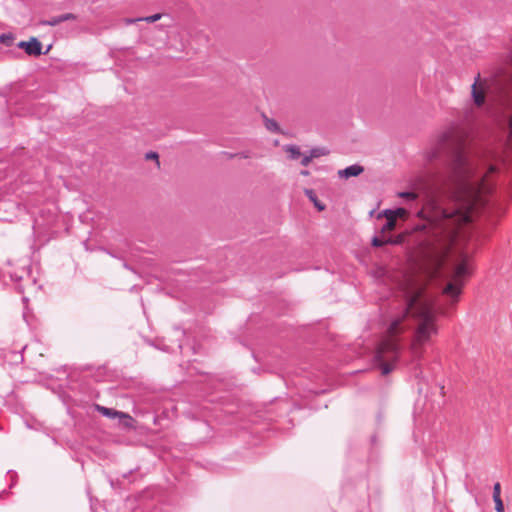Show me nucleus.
I'll return each instance as SVG.
<instances>
[{"label":"nucleus","instance_id":"nucleus-6","mask_svg":"<svg viewBox=\"0 0 512 512\" xmlns=\"http://www.w3.org/2000/svg\"><path fill=\"white\" fill-rule=\"evenodd\" d=\"M96 409L102 415H104L106 417H109V418H116V417H118V418H120L121 419V423L125 427H128V428L132 427L133 419L128 414H126L124 412H120V411L114 410L112 408H107V407H104V406H100V405H97Z\"/></svg>","mask_w":512,"mask_h":512},{"label":"nucleus","instance_id":"nucleus-8","mask_svg":"<svg viewBox=\"0 0 512 512\" xmlns=\"http://www.w3.org/2000/svg\"><path fill=\"white\" fill-rule=\"evenodd\" d=\"M363 170L364 169L362 166L354 164V165H351V166L345 168L344 170H340L338 173H339L340 177L349 178V177L358 176L359 174H361L363 172Z\"/></svg>","mask_w":512,"mask_h":512},{"label":"nucleus","instance_id":"nucleus-23","mask_svg":"<svg viewBox=\"0 0 512 512\" xmlns=\"http://www.w3.org/2000/svg\"><path fill=\"white\" fill-rule=\"evenodd\" d=\"M465 120L467 123H471L474 121V113H473L472 109L469 111H466Z\"/></svg>","mask_w":512,"mask_h":512},{"label":"nucleus","instance_id":"nucleus-3","mask_svg":"<svg viewBox=\"0 0 512 512\" xmlns=\"http://www.w3.org/2000/svg\"><path fill=\"white\" fill-rule=\"evenodd\" d=\"M474 149L464 130L451 127L439 134L426 149L425 160L449 157L450 160H468Z\"/></svg>","mask_w":512,"mask_h":512},{"label":"nucleus","instance_id":"nucleus-9","mask_svg":"<svg viewBox=\"0 0 512 512\" xmlns=\"http://www.w3.org/2000/svg\"><path fill=\"white\" fill-rule=\"evenodd\" d=\"M263 121L264 126L268 131L279 134L283 133L279 124L274 119L268 118L266 115H263Z\"/></svg>","mask_w":512,"mask_h":512},{"label":"nucleus","instance_id":"nucleus-13","mask_svg":"<svg viewBox=\"0 0 512 512\" xmlns=\"http://www.w3.org/2000/svg\"><path fill=\"white\" fill-rule=\"evenodd\" d=\"M161 17H162V14L158 13V14H154V15H151V16L143 17V18L128 19L127 23L128 24H132V23H135L137 21H146L148 23H154V22L158 21L159 19H161Z\"/></svg>","mask_w":512,"mask_h":512},{"label":"nucleus","instance_id":"nucleus-14","mask_svg":"<svg viewBox=\"0 0 512 512\" xmlns=\"http://www.w3.org/2000/svg\"><path fill=\"white\" fill-rule=\"evenodd\" d=\"M383 216L386 218L387 221L384 224V226L382 227V231L386 232V231L394 230L395 226H396V219L393 218V216L388 215V214H383Z\"/></svg>","mask_w":512,"mask_h":512},{"label":"nucleus","instance_id":"nucleus-11","mask_svg":"<svg viewBox=\"0 0 512 512\" xmlns=\"http://www.w3.org/2000/svg\"><path fill=\"white\" fill-rule=\"evenodd\" d=\"M382 214H388L393 216L397 220V218L404 219L408 215V211L404 208H397V209H386L382 212Z\"/></svg>","mask_w":512,"mask_h":512},{"label":"nucleus","instance_id":"nucleus-2","mask_svg":"<svg viewBox=\"0 0 512 512\" xmlns=\"http://www.w3.org/2000/svg\"><path fill=\"white\" fill-rule=\"evenodd\" d=\"M430 208L427 224L419 238L425 257L439 258L455 240L461 225L471 221V214L462 208H446L436 200L428 204Z\"/></svg>","mask_w":512,"mask_h":512},{"label":"nucleus","instance_id":"nucleus-20","mask_svg":"<svg viewBox=\"0 0 512 512\" xmlns=\"http://www.w3.org/2000/svg\"><path fill=\"white\" fill-rule=\"evenodd\" d=\"M144 160H159V154L155 151H149L145 154Z\"/></svg>","mask_w":512,"mask_h":512},{"label":"nucleus","instance_id":"nucleus-1","mask_svg":"<svg viewBox=\"0 0 512 512\" xmlns=\"http://www.w3.org/2000/svg\"><path fill=\"white\" fill-rule=\"evenodd\" d=\"M405 285L401 291L400 312L392 316L387 335L380 342L374 356L383 375L389 374L396 366L400 354L397 337L403 331L411 330L410 349L417 358L422 356L423 348L430 345L438 334L434 302L421 290Z\"/></svg>","mask_w":512,"mask_h":512},{"label":"nucleus","instance_id":"nucleus-24","mask_svg":"<svg viewBox=\"0 0 512 512\" xmlns=\"http://www.w3.org/2000/svg\"><path fill=\"white\" fill-rule=\"evenodd\" d=\"M489 171H490V172H494V171H495L494 166H490V167H489Z\"/></svg>","mask_w":512,"mask_h":512},{"label":"nucleus","instance_id":"nucleus-15","mask_svg":"<svg viewBox=\"0 0 512 512\" xmlns=\"http://www.w3.org/2000/svg\"><path fill=\"white\" fill-rule=\"evenodd\" d=\"M15 37L12 33H3L0 35V43L9 47L13 44Z\"/></svg>","mask_w":512,"mask_h":512},{"label":"nucleus","instance_id":"nucleus-4","mask_svg":"<svg viewBox=\"0 0 512 512\" xmlns=\"http://www.w3.org/2000/svg\"><path fill=\"white\" fill-rule=\"evenodd\" d=\"M470 270L466 260L458 263L453 271L451 281L444 288L443 293L456 301L461 294L464 279L469 276Z\"/></svg>","mask_w":512,"mask_h":512},{"label":"nucleus","instance_id":"nucleus-10","mask_svg":"<svg viewBox=\"0 0 512 512\" xmlns=\"http://www.w3.org/2000/svg\"><path fill=\"white\" fill-rule=\"evenodd\" d=\"M305 194H306V196L309 198V200H310L311 202H313L314 206H315L319 211H323V210L325 209V205H324V204H322V203L318 200V198H317V196H316V194H315V192H314L313 190H311V189H306V190H305Z\"/></svg>","mask_w":512,"mask_h":512},{"label":"nucleus","instance_id":"nucleus-16","mask_svg":"<svg viewBox=\"0 0 512 512\" xmlns=\"http://www.w3.org/2000/svg\"><path fill=\"white\" fill-rule=\"evenodd\" d=\"M60 23H62L60 15L54 16V17L50 18L49 20H43L40 22L41 25H48V26H57Z\"/></svg>","mask_w":512,"mask_h":512},{"label":"nucleus","instance_id":"nucleus-22","mask_svg":"<svg viewBox=\"0 0 512 512\" xmlns=\"http://www.w3.org/2000/svg\"><path fill=\"white\" fill-rule=\"evenodd\" d=\"M60 17H61L62 22H65L68 20H76V18H77L76 15L73 13H65V14L60 15Z\"/></svg>","mask_w":512,"mask_h":512},{"label":"nucleus","instance_id":"nucleus-19","mask_svg":"<svg viewBox=\"0 0 512 512\" xmlns=\"http://www.w3.org/2000/svg\"><path fill=\"white\" fill-rule=\"evenodd\" d=\"M501 494V485L499 482L495 483L493 486V499H500Z\"/></svg>","mask_w":512,"mask_h":512},{"label":"nucleus","instance_id":"nucleus-18","mask_svg":"<svg viewBox=\"0 0 512 512\" xmlns=\"http://www.w3.org/2000/svg\"><path fill=\"white\" fill-rule=\"evenodd\" d=\"M391 242H392L391 239L383 240V239H380L378 237H374L373 240H372V245L375 246V247H381L384 244L391 243Z\"/></svg>","mask_w":512,"mask_h":512},{"label":"nucleus","instance_id":"nucleus-26","mask_svg":"<svg viewBox=\"0 0 512 512\" xmlns=\"http://www.w3.org/2000/svg\"><path fill=\"white\" fill-rule=\"evenodd\" d=\"M477 75H480V73H478Z\"/></svg>","mask_w":512,"mask_h":512},{"label":"nucleus","instance_id":"nucleus-17","mask_svg":"<svg viewBox=\"0 0 512 512\" xmlns=\"http://www.w3.org/2000/svg\"><path fill=\"white\" fill-rule=\"evenodd\" d=\"M398 196L410 201H413L417 198V194L414 192H399Z\"/></svg>","mask_w":512,"mask_h":512},{"label":"nucleus","instance_id":"nucleus-12","mask_svg":"<svg viewBox=\"0 0 512 512\" xmlns=\"http://www.w3.org/2000/svg\"><path fill=\"white\" fill-rule=\"evenodd\" d=\"M284 150L289 153V157L291 159H297L300 156H303L300 149L296 145H286L284 146Z\"/></svg>","mask_w":512,"mask_h":512},{"label":"nucleus","instance_id":"nucleus-21","mask_svg":"<svg viewBox=\"0 0 512 512\" xmlns=\"http://www.w3.org/2000/svg\"><path fill=\"white\" fill-rule=\"evenodd\" d=\"M494 502H495V510L497 512H504V505H503V502H502V499H493Z\"/></svg>","mask_w":512,"mask_h":512},{"label":"nucleus","instance_id":"nucleus-7","mask_svg":"<svg viewBox=\"0 0 512 512\" xmlns=\"http://www.w3.org/2000/svg\"><path fill=\"white\" fill-rule=\"evenodd\" d=\"M330 154V150L326 146H317L303 153L302 160H313L320 157H326Z\"/></svg>","mask_w":512,"mask_h":512},{"label":"nucleus","instance_id":"nucleus-25","mask_svg":"<svg viewBox=\"0 0 512 512\" xmlns=\"http://www.w3.org/2000/svg\"><path fill=\"white\" fill-rule=\"evenodd\" d=\"M301 174H302V175H307V174H308V172H307L306 170H302V171H301Z\"/></svg>","mask_w":512,"mask_h":512},{"label":"nucleus","instance_id":"nucleus-5","mask_svg":"<svg viewBox=\"0 0 512 512\" xmlns=\"http://www.w3.org/2000/svg\"><path fill=\"white\" fill-rule=\"evenodd\" d=\"M18 48L24 49L29 56L38 57L42 54H47L51 48L49 45L46 51H42V44L36 37H31L29 41H20L17 44Z\"/></svg>","mask_w":512,"mask_h":512}]
</instances>
